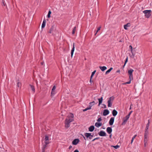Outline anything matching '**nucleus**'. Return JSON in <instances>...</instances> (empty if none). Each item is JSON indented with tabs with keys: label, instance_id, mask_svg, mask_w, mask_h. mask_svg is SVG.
I'll list each match as a JSON object with an SVG mask.
<instances>
[{
	"label": "nucleus",
	"instance_id": "1",
	"mask_svg": "<svg viewBox=\"0 0 152 152\" xmlns=\"http://www.w3.org/2000/svg\"><path fill=\"white\" fill-rule=\"evenodd\" d=\"M134 71V70L132 69H130L128 70V72L129 76V81L128 82L124 83V84H129L131 83V80H132L133 79L132 73Z\"/></svg>",
	"mask_w": 152,
	"mask_h": 152
},
{
	"label": "nucleus",
	"instance_id": "2",
	"mask_svg": "<svg viewBox=\"0 0 152 152\" xmlns=\"http://www.w3.org/2000/svg\"><path fill=\"white\" fill-rule=\"evenodd\" d=\"M74 121L73 118H66L65 120V127L66 128H68L70 126V123Z\"/></svg>",
	"mask_w": 152,
	"mask_h": 152
},
{
	"label": "nucleus",
	"instance_id": "3",
	"mask_svg": "<svg viewBox=\"0 0 152 152\" xmlns=\"http://www.w3.org/2000/svg\"><path fill=\"white\" fill-rule=\"evenodd\" d=\"M55 30V29L54 28V25H53L51 26V27L49 30L48 33L52 34L53 36H54L55 35V34L54 33Z\"/></svg>",
	"mask_w": 152,
	"mask_h": 152
},
{
	"label": "nucleus",
	"instance_id": "4",
	"mask_svg": "<svg viewBox=\"0 0 152 152\" xmlns=\"http://www.w3.org/2000/svg\"><path fill=\"white\" fill-rule=\"evenodd\" d=\"M151 10H145L143 11V13L145 14V16L146 18H149L151 15Z\"/></svg>",
	"mask_w": 152,
	"mask_h": 152
},
{
	"label": "nucleus",
	"instance_id": "5",
	"mask_svg": "<svg viewBox=\"0 0 152 152\" xmlns=\"http://www.w3.org/2000/svg\"><path fill=\"white\" fill-rule=\"evenodd\" d=\"M114 97L113 96L110 97L107 101L108 106V107H111L112 106L113 102L114 100Z\"/></svg>",
	"mask_w": 152,
	"mask_h": 152
},
{
	"label": "nucleus",
	"instance_id": "6",
	"mask_svg": "<svg viewBox=\"0 0 152 152\" xmlns=\"http://www.w3.org/2000/svg\"><path fill=\"white\" fill-rule=\"evenodd\" d=\"M91 133H85L84 134V135L85 137L83 136V138L84 139V140H86V139L85 138V137H86L87 139L88 138L90 140V136H91Z\"/></svg>",
	"mask_w": 152,
	"mask_h": 152
},
{
	"label": "nucleus",
	"instance_id": "7",
	"mask_svg": "<svg viewBox=\"0 0 152 152\" xmlns=\"http://www.w3.org/2000/svg\"><path fill=\"white\" fill-rule=\"evenodd\" d=\"M56 87L55 86H54L53 87V88L52 89L51 92V96H54V95L55 94V90L56 89Z\"/></svg>",
	"mask_w": 152,
	"mask_h": 152
},
{
	"label": "nucleus",
	"instance_id": "8",
	"mask_svg": "<svg viewBox=\"0 0 152 152\" xmlns=\"http://www.w3.org/2000/svg\"><path fill=\"white\" fill-rule=\"evenodd\" d=\"M80 140L78 139H75L72 142V144L73 145H77L79 142Z\"/></svg>",
	"mask_w": 152,
	"mask_h": 152
},
{
	"label": "nucleus",
	"instance_id": "9",
	"mask_svg": "<svg viewBox=\"0 0 152 152\" xmlns=\"http://www.w3.org/2000/svg\"><path fill=\"white\" fill-rule=\"evenodd\" d=\"M98 134L101 136H106V133L103 131H100L99 133Z\"/></svg>",
	"mask_w": 152,
	"mask_h": 152
},
{
	"label": "nucleus",
	"instance_id": "10",
	"mask_svg": "<svg viewBox=\"0 0 152 152\" xmlns=\"http://www.w3.org/2000/svg\"><path fill=\"white\" fill-rule=\"evenodd\" d=\"M109 113V111L108 110L105 109L104 110L103 115L104 116H106Z\"/></svg>",
	"mask_w": 152,
	"mask_h": 152
},
{
	"label": "nucleus",
	"instance_id": "11",
	"mask_svg": "<svg viewBox=\"0 0 152 152\" xmlns=\"http://www.w3.org/2000/svg\"><path fill=\"white\" fill-rule=\"evenodd\" d=\"M114 121V118L113 117H111L109 121V124L110 126H112L113 125Z\"/></svg>",
	"mask_w": 152,
	"mask_h": 152
},
{
	"label": "nucleus",
	"instance_id": "12",
	"mask_svg": "<svg viewBox=\"0 0 152 152\" xmlns=\"http://www.w3.org/2000/svg\"><path fill=\"white\" fill-rule=\"evenodd\" d=\"M75 43H73V48H72V50H71V57H72L73 55V54L75 50Z\"/></svg>",
	"mask_w": 152,
	"mask_h": 152
},
{
	"label": "nucleus",
	"instance_id": "13",
	"mask_svg": "<svg viewBox=\"0 0 152 152\" xmlns=\"http://www.w3.org/2000/svg\"><path fill=\"white\" fill-rule=\"evenodd\" d=\"M107 132L109 134H111L112 129L111 127H108L107 128Z\"/></svg>",
	"mask_w": 152,
	"mask_h": 152
},
{
	"label": "nucleus",
	"instance_id": "14",
	"mask_svg": "<svg viewBox=\"0 0 152 152\" xmlns=\"http://www.w3.org/2000/svg\"><path fill=\"white\" fill-rule=\"evenodd\" d=\"M131 26L130 23H128L124 25V29H128V28Z\"/></svg>",
	"mask_w": 152,
	"mask_h": 152
},
{
	"label": "nucleus",
	"instance_id": "15",
	"mask_svg": "<svg viewBox=\"0 0 152 152\" xmlns=\"http://www.w3.org/2000/svg\"><path fill=\"white\" fill-rule=\"evenodd\" d=\"M94 126H91L88 128L89 131L92 132L94 130Z\"/></svg>",
	"mask_w": 152,
	"mask_h": 152
},
{
	"label": "nucleus",
	"instance_id": "16",
	"mask_svg": "<svg viewBox=\"0 0 152 152\" xmlns=\"http://www.w3.org/2000/svg\"><path fill=\"white\" fill-rule=\"evenodd\" d=\"M99 69L101 70V71L102 72H104L105 70H106L107 69V68L105 66H99Z\"/></svg>",
	"mask_w": 152,
	"mask_h": 152
},
{
	"label": "nucleus",
	"instance_id": "17",
	"mask_svg": "<svg viewBox=\"0 0 152 152\" xmlns=\"http://www.w3.org/2000/svg\"><path fill=\"white\" fill-rule=\"evenodd\" d=\"M102 125V123L97 122L95 123V126L97 127H99L100 126H101Z\"/></svg>",
	"mask_w": 152,
	"mask_h": 152
},
{
	"label": "nucleus",
	"instance_id": "18",
	"mask_svg": "<svg viewBox=\"0 0 152 152\" xmlns=\"http://www.w3.org/2000/svg\"><path fill=\"white\" fill-rule=\"evenodd\" d=\"M112 113L113 116H115L117 115L118 112L116 110H115V109H114L113 110L112 112Z\"/></svg>",
	"mask_w": 152,
	"mask_h": 152
},
{
	"label": "nucleus",
	"instance_id": "19",
	"mask_svg": "<svg viewBox=\"0 0 152 152\" xmlns=\"http://www.w3.org/2000/svg\"><path fill=\"white\" fill-rule=\"evenodd\" d=\"M46 22L45 20L44 19L41 26L42 29L44 28L45 27L46 24Z\"/></svg>",
	"mask_w": 152,
	"mask_h": 152
},
{
	"label": "nucleus",
	"instance_id": "20",
	"mask_svg": "<svg viewBox=\"0 0 152 152\" xmlns=\"http://www.w3.org/2000/svg\"><path fill=\"white\" fill-rule=\"evenodd\" d=\"M99 101V106L102 103L103 100V97H102L101 98L98 99Z\"/></svg>",
	"mask_w": 152,
	"mask_h": 152
},
{
	"label": "nucleus",
	"instance_id": "21",
	"mask_svg": "<svg viewBox=\"0 0 152 152\" xmlns=\"http://www.w3.org/2000/svg\"><path fill=\"white\" fill-rule=\"evenodd\" d=\"M113 69V68L112 67H110L108 70L105 72V74L107 75L109 73L110 71Z\"/></svg>",
	"mask_w": 152,
	"mask_h": 152
},
{
	"label": "nucleus",
	"instance_id": "22",
	"mask_svg": "<svg viewBox=\"0 0 152 152\" xmlns=\"http://www.w3.org/2000/svg\"><path fill=\"white\" fill-rule=\"evenodd\" d=\"M47 145L45 144L42 147V152H45V149L47 147Z\"/></svg>",
	"mask_w": 152,
	"mask_h": 152
},
{
	"label": "nucleus",
	"instance_id": "23",
	"mask_svg": "<svg viewBox=\"0 0 152 152\" xmlns=\"http://www.w3.org/2000/svg\"><path fill=\"white\" fill-rule=\"evenodd\" d=\"M30 88L31 89V90L34 92L35 91V89L34 88V86L31 85H29Z\"/></svg>",
	"mask_w": 152,
	"mask_h": 152
},
{
	"label": "nucleus",
	"instance_id": "24",
	"mask_svg": "<svg viewBox=\"0 0 152 152\" xmlns=\"http://www.w3.org/2000/svg\"><path fill=\"white\" fill-rule=\"evenodd\" d=\"M129 116L130 115L128 114L126 116V117L125 118V119H124V123L126 122L127 120L129 118Z\"/></svg>",
	"mask_w": 152,
	"mask_h": 152
},
{
	"label": "nucleus",
	"instance_id": "25",
	"mask_svg": "<svg viewBox=\"0 0 152 152\" xmlns=\"http://www.w3.org/2000/svg\"><path fill=\"white\" fill-rule=\"evenodd\" d=\"M97 103H98V102H97L96 103V104H97ZM95 104V102L94 101H93L92 102H90L89 103V104L90 105H92V106H93L94 105V104Z\"/></svg>",
	"mask_w": 152,
	"mask_h": 152
},
{
	"label": "nucleus",
	"instance_id": "26",
	"mask_svg": "<svg viewBox=\"0 0 152 152\" xmlns=\"http://www.w3.org/2000/svg\"><path fill=\"white\" fill-rule=\"evenodd\" d=\"M51 13V12L50 10H49L48 12V14L47 15V17L49 18L50 17V15Z\"/></svg>",
	"mask_w": 152,
	"mask_h": 152
},
{
	"label": "nucleus",
	"instance_id": "27",
	"mask_svg": "<svg viewBox=\"0 0 152 152\" xmlns=\"http://www.w3.org/2000/svg\"><path fill=\"white\" fill-rule=\"evenodd\" d=\"M148 135H144V141H148Z\"/></svg>",
	"mask_w": 152,
	"mask_h": 152
},
{
	"label": "nucleus",
	"instance_id": "28",
	"mask_svg": "<svg viewBox=\"0 0 152 152\" xmlns=\"http://www.w3.org/2000/svg\"><path fill=\"white\" fill-rule=\"evenodd\" d=\"M76 26H75L73 28L72 33V34H74L75 33V31L76 30Z\"/></svg>",
	"mask_w": 152,
	"mask_h": 152
},
{
	"label": "nucleus",
	"instance_id": "29",
	"mask_svg": "<svg viewBox=\"0 0 152 152\" xmlns=\"http://www.w3.org/2000/svg\"><path fill=\"white\" fill-rule=\"evenodd\" d=\"M21 83L19 82H18L17 83V86L19 88H20L21 87Z\"/></svg>",
	"mask_w": 152,
	"mask_h": 152
},
{
	"label": "nucleus",
	"instance_id": "30",
	"mask_svg": "<svg viewBox=\"0 0 152 152\" xmlns=\"http://www.w3.org/2000/svg\"><path fill=\"white\" fill-rule=\"evenodd\" d=\"M96 72V70H95L93 72H92L91 75V77H93L94 75L95 74Z\"/></svg>",
	"mask_w": 152,
	"mask_h": 152
},
{
	"label": "nucleus",
	"instance_id": "31",
	"mask_svg": "<svg viewBox=\"0 0 152 152\" xmlns=\"http://www.w3.org/2000/svg\"><path fill=\"white\" fill-rule=\"evenodd\" d=\"M74 115L73 113H71L70 115H69V118H70V117L72 118H74Z\"/></svg>",
	"mask_w": 152,
	"mask_h": 152
},
{
	"label": "nucleus",
	"instance_id": "32",
	"mask_svg": "<svg viewBox=\"0 0 152 152\" xmlns=\"http://www.w3.org/2000/svg\"><path fill=\"white\" fill-rule=\"evenodd\" d=\"M149 132L148 131V130L145 129V131L144 135H148V134Z\"/></svg>",
	"mask_w": 152,
	"mask_h": 152
},
{
	"label": "nucleus",
	"instance_id": "33",
	"mask_svg": "<svg viewBox=\"0 0 152 152\" xmlns=\"http://www.w3.org/2000/svg\"><path fill=\"white\" fill-rule=\"evenodd\" d=\"M45 140H46V141L49 140V139L48 137L46 135H45Z\"/></svg>",
	"mask_w": 152,
	"mask_h": 152
},
{
	"label": "nucleus",
	"instance_id": "34",
	"mask_svg": "<svg viewBox=\"0 0 152 152\" xmlns=\"http://www.w3.org/2000/svg\"><path fill=\"white\" fill-rule=\"evenodd\" d=\"M129 48L130 49V51L131 52V53L133 54V49H132V47L131 45H130L129 46Z\"/></svg>",
	"mask_w": 152,
	"mask_h": 152
},
{
	"label": "nucleus",
	"instance_id": "35",
	"mask_svg": "<svg viewBox=\"0 0 152 152\" xmlns=\"http://www.w3.org/2000/svg\"><path fill=\"white\" fill-rule=\"evenodd\" d=\"M149 123L147 124L146 125L145 129L148 130L149 128Z\"/></svg>",
	"mask_w": 152,
	"mask_h": 152
},
{
	"label": "nucleus",
	"instance_id": "36",
	"mask_svg": "<svg viewBox=\"0 0 152 152\" xmlns=\"http://www.w3.org/2000/svg\"><path fill=\"white\" fill-rule=\"evenodd\" d=\"M111 146L115 148L116 149H117L119 147V146L117 145L115 146Z\"/></svg>",
	"mask_w": 152,
	"mask_h": 152
},
{
	"label": "nucleus",
	"instance_id": "37",
	"mask_svg": "<svg viewBox=\"0 0 152 152\" xmlns=\"http://www.w3.org/2000/svg\"><path fill=\"white\" fill-rule=\"evenodd\" d=\"M101 26H100V27H98V28H97V31H96V33H95V35H96V34L100 30V29H101Z\"/></svg>",
	"mask_w": 152,
	"mask_h": 152
},
{
	"label": "nucleus",
	"instance_id": "38",
	"mask_svg": "<svg viewBox=\"0 0 152 152\" xmlns=\"http://www.w3.org/2000/svg\"><path fill=\"white\" fill-rule=\"evenodd\" d=\"M45 143L46 145H48L50 143V142H49V140L46 141V140H45Z\"/></svg>",
	"mask_w": 152,
	"mask_h": 152
},
{
	"label": "nucleus",
	"instance_id": "39",
	"mask_svg": "<svg viewBox=\"0 0 152 152\" xmlns=\"http://www.w3.org/2000/svg\"><path fill=\"white\" fill-rule=\"evenodd\" d=\"M147 142L148 141H144L145 147L147 145Z\"/></svg>",
	"mask_w": 152,
	"mask_h": 152
},
{
	"label": "nucleus",
	"instance_id": "40",
	"mask_svg": "<svg viewBox=\"0 0 152 152\" xmlns=\"http://www.w3.org/2000/svg\"><path fill=\"white\" fill-rule=\"evenodd\" d=\"M92 107V105H90L89 104V107H87V108L88 109V110H90V109H91V107Z\"/></svg>",
	"mask_w": 152,
	"mask_h": 152
},
{
	"label": "nucleus",
	"instance_id": "41",
	"mask_svg": "<svg viewBox=\"0 0 152 152\" xmlns=\"http://www.w3.org/2000/svg\"><path fill=\"white\" fill-rule=\"evenodd\" d=\"M128 57H127L126 58V59L125 60V63L124 64V66H125L126 63L128 61Z\"/></svg>",
	"mask_w": 152,
	"mask_h": 152
},
{
	"label": "nucleus",
	"instance_id": "42",
	"mask_svg": "<svg viewBox=\"0 0 152 152\" xmlns=\"http://www.w3.org/2000/svg\"><path fill=\"white\" fill-rule=\"evenodd\" d=\"M102 119H101V118L100 117V118H99L97 120V121L98 122H100V121H102Z\"/></svg>",
	"mask_w": 152,
	"mask_h": 152
},
{
	"label": "nucleus",
	"instance_id": "43",
	"mask_svg": "<svg viewBox=\"0 0 152 152\" xmlns=\"http://www.w3.org/2000/svg\"><path fill=\"white\" fill-rule=\"evenodd\" d=\"M103 106L102 107V108H106V106L105 104H102Z\"/></svg>",
	"mask_w": 152,
	"mask_h": 152
},
{
	"label": "nucleus",
	"instance_id": "44",
	"mask_svg": "<svg viewBox=\"0 0 152 152\" xmlns=\"http://www.w3.org/2000/svg\"><path fill=\"white\" fill-rule=\"evenodd\" d=\"M99 137H96V138H94V139H93V140H92V141H94V140H98V139H99Z\"/></svg>",
	"mask_w": 152,
	"mask_h": 152
},
{
	"label": "nucleus",
	"instance_id": "45",
	"mask_svg": "<svg viewBox=\"0 0 152 152\" xmlns=\"http://www.w3.org/2000/svg\"><path fill=\"white\" fill-rule=\"evenodd\" d=\"M93 136H94V134H91V136H90V140H91L92 137H93Z\"/></svg>",
	"mask_w": 152,
	"mask_h": 152
},
{
	"label": "nucleus",
	"instance_id": "46",
	"mask_svg": "<svg viewBox=\"0 0 152 152\" xmlns=\"http://www.w3.org/2000/svg\"><path fill=\"white\" fill-rule=\"evenodd\" d=\"M88 110V109L87 108H86V109H84L83 110V111L84 112H85V111H86L87 110Z\"/></svg>",
	"mask_w": 152,
	"mask_h": 152
},
{
	"label": "nucleus",
	"instance_id": "47",
	"mask_svg": "<svg viewBox=\"0 0 152 152\" xmlns=\"http://www.w3.org/2000/svg\"><path fill=\"white\" fill-rule=\"evenodd\" d=\"M92 77H90V82L91 83L92 82Z\"/></svg>",
	"mask_w": 152,
	"mask_h": 152
},
{
	"label": "nucleus",
	"instance_id": "48",
	"mask_svg": "<svg viewBox=\"0 0 152 152\" xmlns=\"http://www.w3.org/2000/svg\"><path fill=\"white\" fill-rule=\"evenodd\" d=\"M137 136V135H134V136L132 137V139H134Z\"/></svg>",
	"mask_w": 152,
	"mask_h": 152
},
{
	"label": "nucleus",
	"instance_id": "49",
	"mask_svg": "<svg viewBox=\"0 0 152 152\" xmlns=\"http://www.w3.org/2000/svg\"><path fill=\"white\" fill-rule=\"evenodd\" d=\"M3 5L5 6L6 5V4L4 2L3 0Z\"/></svg>",
	"mask_w": 152,
	"mask_h": 152
},
{
	"label": "nucleus",
	"instance_id": "50",
	"mask_svg": "<svg viewBox=\"0 0 152 152\" xmlns=\"http://www.w3.org/2000/svg\"><path fill=\"white\" fill-rule=\"evenodd\" d=\"M122 123H121V125H123L124 124V118H122Z\"/></svg>",
	"mask_w": 152,
	"mask_h": 152
},
{
	"label": "nucleus",
	"instance_id": "51",
	"mask_svg": "<svg viewBox=\"0 0 152 152\" xmlns=\"http://www.w3.org/2000/svg\"><path fill=\"white\" fill-rule=\"evenodd\" d=\"M74 152H79V151L78 150L76 149L74 151Z\"/></svg>",
	"mask_w": 152,
	"mask_h": 152
},
{
	"label": "nucleus",
	"instance_id": "52",
	"mask_svg": "<svg viewBox=\"0 0 152 152\" xmlns=\"http://www.w3.org/2000/svg\"><path fill=\"white\" fill-rule=\"evenodd\" d=\"M132 112V111H131L129 113V114H128L129 115H130V114H131V113Z\"/></svg>",
	"mask_w": 152,
	"mask_h": 152
},
{
	"label": "nucleus",
	"instance_id": "53",
	"mask_svg": "<svg viewBox=\"0 0 152 152\" xmlns=\"http://www.w3.org/2000/svg\"><path fill=\"white\" fill-rule=\"evenodd\" d=\"M72 148V146L71 145H70L69 148V149H71V148Z\"/></svg>",
	"mask_w": 152,
	"mask_h": 152
},
{
	"label": "nucleus",
	"instance_id": "54",
	"mask_svg": "<svg viewBox=\"0 0 152 152\" xmlns=\"http://www.w3.org/2000/svg\"><path fill=\"white\" fill-rule=\"evenodd\" d=\"M134 139H133L132 138V139L131 140V143L132 144V143L133 142V140H134Z\"/></svg>",
	"mask_w": 152,
	"mask_h": 152
},
{
	"label": "nucleus",
	"instance_id": "55",
	"mask_svg": "<svg viewBox=\"0 0 152 152\" xmlns=\"http://www.w3.org/2000/svg\"><path fill=\"white\" fill-rule=\"evenodd\" d=\"M134 139H133L132 138V139L131 140V143L132 144V143L133 142V140H134Z\"/></svg>",
	"mask_w": 152,
	"mask_h": 152
},
{
	"label": "nucleus",
	"instance_id": "56",
	"mask_svg": "<svg viewBox=\"0 0 152 152\" xmlns=\"http://www.w3.org/2000/svg\"><path fill=\"white\" fill-rule=\"evenodd\" d=\"M44 63L43 62H41V64L42 65H43L44 64Z\"/></svg>",
	"mask_w": 152,
	"mask_h": 152
},
{
	"label": "nucleus",
	"instance_id": "57",
	"mask_svg": "<svg viewBox=\"0 0 152 152\" xmlns=\"http://www.w3.org/2000/svg\"><path fill=\"white\" fill-rule=\"evenodd\" d=\"M132 106V104H131V105H130V109H131V106Z\"/></svg>",
	"mask_w": 152,
	"mask_h": 152
},
{
	"label": "nucleus",
	"instance_id": "58",
	"mask_svg": "<svg viewBox=\"0 0 152 152\" xmlns=\"http://www.w3.org/2000/svg\"><path fill=\"white\" fill-rule=\"evenodd\" d=\"M111 136H112V134H110V135H109L110 137L111 138Z\"/></svg>",
	"mask_w": 152,
	"mask_h": 152
},
{
	"label": "nucleus",
	"instance_id": "59",
	"mask_svg": "<svg viewBox=\"0 0 152 152\" xmlns=\"http://www.w3.org/2000/svg\"><path fill=\"white\" fill-rule=\"evenodd\" d=\"M120 70H117V71H116V72H120Z\"/></svg>",
	"mask_w": 152,
	"mask_h": 152
},
{
	"label": "nucleus",
	"instance_id": "60",
	"mask_svg": "<svg viewBox=\"0 0 152 152\" xmlns=\"http://www.w3.org/2000/svg\"><path fill=\"white\" fill-rule=\"evenodd\" d=\"M148 123H149V124H150V121H149V120H148Z\"/></svg>",
	"mask_w": 152,
	"mask_h": 152
},
{
	"label": "nucleus",
	"instance_id": "61",
	"mask_svg": "<svg viewBox=\"0 0 152 152\" xmlns=\"http://www.w3.org/2000/svg\"><path fill=\"white\" fill-rule=\"evenodd\" d=\"M122 68H124V65L122 66Z\"/></svg>",
	"mask_w": 152,
	"mask_h": 152
},
{
	"label": "nucleus",
	"instance_id": "62",
	"mask_svg": "<svg viewBox=\"0 0 152 152\" xmlns=\"http://www.w3.org/2000/svg\"><path fill=\"white\" fill-rule=\"evenodd\" d=\"M119 42H122V41H121V40H120V41Z\"/></svg>",
	"mask_w": 152,
	"mask_h": 152
},
{
	"label": "nucleus",
	"instance_id": "63",
	"mask_svg": "<svg viewBox=\"0 0 152 152\" xmlns=\"http://www.w3.org/2000/svg\"><path fill=\"white\" fill-rule=\"evenodd\" d=\"M103 129H105V128H103Z\"/></svg>",
	"mask_w": 152,
	"mask_h": 152
},
{
	"label": "nucleus",
	"instance_id": "64",
	"mask_svg": "<svg viewBox=\"0 0 152 152\" xmlns=\"http://www.w3.org/2000/svg\"><path fill=\"white\" fill-rule=\"evenodd\" d=\"M6 6V8H7V6Z\"/></svg>",
	"mask_w": 152,
	"mask_h": 152
}]
</instances>
